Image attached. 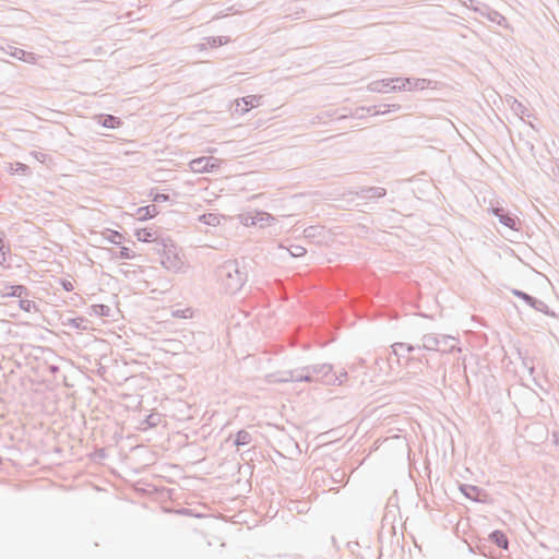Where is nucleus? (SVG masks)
Listing matches in <instances>:
<instances>
[{"label": "nucleus", "mask_w": 559, "mask_h": 559, "mask_svg": "<svg viewBox=\"0 0 559 559\" xmlns=\"http://www.w3.org/2000/svg\"><path fill=\"white\" fill-rule=\"evenodd\" d=\"M93 314L99 316V317H107L109 314V307L105 305H93L91 308Z\"/></svg>", "instance_id": "obj_6"}, {"label": "nucleus", "mask_w": 559, "mask_h": 559, "mask_svg": "<svg viewBox=\"0 0 559 559\" xmlns=\"http://www.w3.org/2000/svg\"><path fill=\"white\" fill-rule=\"evenodd\" d=\"M160 263L168 270H179L182 266V259L174 242H163L160 251Z\"/></svg>", "instance_id": "obj_1"}, {"label": "nucleus", "mask_w": 559, "mask_h": 559, "mask_svg": "<svg viewBox=\"0 0 559 559\" xmlns=\"http://www.w3.org/2000/svg\"><path fill=\"white\" fill-rule=\"evenodd\" d=\"M491 539L499 547H501L503 549L508 548V538H507V536L502 532H500V531L493 532L491 534Z\"/></svg>", "instance_id": "obj_5"}, {"label": "nucleus", "mask_w": 559, "mask_h": 559, "mask_svg": "<svg viewBox=\"0 0 559 559\" xmlns=\"http://www.w3.org/2000/svg\"><path fill=\"white\" fill-rule=\"evenodd\" d=\"M62 286H63V288H64L66 290H68V292H70V290H72V289H73V285H72V283H71V282H69V281H63V282H62Z\"/></svg>", "instance_id": "obj_16"}, {"label": "nucleus", "mask_w": 559, "mask_h": 559, "mask_svg": "<svg viewBox=\"0 0 559 559\" xmlns=\"http://www.w3.org/2000/svg\"><path fill=\"white\" fill-rule=\"evenodd\" d=\"M135 237L139 241L151 242L155 240V231L152 228H139L135 230Z\"/></svg>", "instance_id": "obj_4"}, {"label": "nucleus", "mask_w": 559, "mask_h": 559, "mask_svg": "<svg viewBox=\"0 0 559 559\" xmlns=\"http://www.w3.org/2000/svg\"><path fill=\"white\" fill-rule=\"evenodd\" d=\"M174 317L176 318H183V319H188V318H192L193 316V311L191 308H186L183 310H177L173 313Z\"/></svg>", "instance_id": "obj_9"}, {"label": "nucleus", "mask_w": 559, "mask_h": 559, "mask_svg": "<svg viewBox=\"0 0 559 559\" xmlns=\"http://www.w3.org/2000/svg\"><path fill=\"white\" fill-rule=\"evenodd\" d=\"M157 214H158V210L154 205L142 206V207H139L136 211V215L140 221H146L150 218H154L155 216H157Z\"/></svg>", "instance_id": "obj_3"}, {"label": "nucleus", "mask_w": 559, "mask_h": 559, "mask_svg": "<svg viewBox=\"0 0 559 559\" xmlns=\"http://www.w3.org/2000/svg\"><path fill=\"white\" fill-rule=\"evenodd\" d=\"M259 97L254 96V95H250V96H247V97H243L242 98V103L245 104V108L243 110H248V107H257L259 105Z\"/></svg>", "instance_id": "obj_7"}, {"label": "nucleus", "mask_w": 559, "mask_h": 559, "mask_svg": "<svg viewBox=\"0 0 559 559\" xmlns=\"http://www.w3.org/2000/svg\"><path fill=\"white\" fill-rule=\"evenodd\" d=\"M168 195L167 194H164V193H157L154 195L153 198V202H165V201H168Z\"/></svg>", "instance_id": "obj_13"}, {"label": "nucleus", "mask_w": 559, "mask_h": 559, "mask_svg": "<svg viewBox=\"0 0 559 559\" xmlns=\"http://www.w3.org/2000/svg\"><path fill=\"white\" fill-rule=\"evenodd\" d=\"M119 124L120 122L118 121V119L112 116H107L103 121V126L106 128H116Z\"/></svg>", "instance_id": "obj_10"}, {"label": "nucleus", "mask_w": 559, "mask_h": 559, "mask_svg": "<svg viewBox=\"0 0 559 559\" xmlns=\"http://www.w3.org/2000/svg\"><path fill=\"white\" fill-rule=\"evenodd\" d=\"M25 292V287L22 285H14L10 287V292L7 294L8 296L12 297H21L22 294Z\"/></svg>", "instance_id": "obj_8"}, {"label": "nucleus", "mask_w": 559, "mask_h": 559, "mask_svg": "<svg viewBox=\"0 0 559 559\" xmlns=\"http://www.w3.org/2000/svg\"><path fill=\"white\" fill-rule=\"evenodd\" d=\"M214 167H215V163L212 160V158L202 157V158L193 159L191 162V168L194 171L210 170Z\"/></svg>", "instance_id": "obj_2"}, {"label": "nucleus", "mask_w": 559, "mask_h": 559, "mask_svg": "<svg viewBox=\"0 0 559 559\" xmlns=\"http://www.w3.org/2000/svg\"><path fill=\"white\" fill-rule=\"evenodd\" d=\"M134 257V254L130 251L129 248L127 247H122L121 250H120V258H123V259H132Z\"/></svg>", "instance_id": "obj_12"}, {"label": "nucleus", "mask_w": 559, "mask_h": 559, "mask_svg": "<svg viewBox=\"0 0 559 559\" xmlns=\"http://www.w3.org/2000/svg\"><path fill=\"white\" fill-rule=\"evenodd\" d=\"M35 307L36 306L34 304V301H31V300H21L20 301V308L26 312L32 311L33 309H35Z\"/></svg>", "instance_id": "obj_11"}, {"label": "nucleus", "mask_w": 559, "mask_h": 559, "mask_svg": "<svg viewBox=\"0 0 559 559\" xmlns=\"http://www.w3.org/2000/svg\"><path fill=\"white\" fill-rule=\"evenodd\" d=\"M263 215L265 216V219H266V221L272 219V217H271L269 214H263Z\"/></svg>", "instance_id": "obj_17"}, {"label": "nucleus", "mask_w": 559, "mask_h": 559, "mask_svg": "<svg viewBox=\"0 0 559 559\" xmlns=\"http://www.w3.org/2000/svg\"><path fill=\"white\" fill-rule=\"evenodd\" d=\"M121 239H122V235H121L120 233H118V231H112V235H111V237L109 238V240H110L111 242H115V243L120 242V240H121Z\"/></svg>", "instance_id": "obj_14"}, {"label": "nucleus", "mask_w": 559, "mask_h": 559, "mask_svg": "<svg viewBox=\"0 0 559 559\" xmlns=\"http://www.w3.org/2000/svg\"><path fill=\"white\" fill-rule=\"evenodd\" d=\"M5 254L7 252L4 251V243L0 239V263H3L5 261Z\"/></svg>", "instance_id": "obj_15"}]
</instances>
